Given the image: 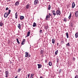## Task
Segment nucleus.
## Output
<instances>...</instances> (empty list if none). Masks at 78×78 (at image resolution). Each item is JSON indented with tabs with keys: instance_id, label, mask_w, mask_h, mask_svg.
Here are the masks:
<instances>
[{
	"instance_id": "f257e3e1",
	"label": "nucleus",
	"mask_w": 78,
	"mask_h": 78,
	"mask_svg": "<svg viewBox=\"0 0 78 78\" xmlns=\"http://www.w3.org/2000/svg\"><path fill=\"white\" fill-rule=\"evenodd\" d=\"M56 14H57V16H60L61 15V11L59 10H57Z\"/></svg>"
},
{
	"instance_id": "f03ea898",
	"label": "nucleus",
	"mask_w": 78,
	"mask_h": 78,
	"mask_svg": "<svg viewBox=\"0 0 78 78\" xmlns=\"http://www.w3.org/2000/svg\"><path fill=\"white\" fill-rule=\"evenodd\" d=\"M5 77H7L8 76V75H9V71H6L5 72Z\"/></svg>"
},
{
	"instance_id": "7ed1b4c3",
	"label": "nucleus",
	"mask_w": 78,
	"mask_h": 78,
	"mask_svg": "<svg viewBox=\"0 0 78 78\" xmlns=\"http://www.w3.org/2000/svg\"><path fill=\"white\" fill-rule=\"evenodd\" d=\"M8 16H9V15L8 13V12H5V13L4 16L5 18H6Z\"/></svg>"
},
{
	"instance_id": "20e7f679",
	"label": "nucleus",
	"mask_w": 78,
	"mask_h": 78,
	"mask_svg": "<svg viewBox=\"0 0 78 78\" xmlns=\"http://www.w3.org/2000/svg\"><path fill=\"white\" fill-rule=\"evenodd\" d=\"M25 53V57L26 58H27V57H28V58H29V57H30V55L28 56V53L26 52Z\"/></svg>"
},
{
	"instance_id": "39448f33",
	"label": "nucleus",
	"mask_w": 78,
	"mask_h": 78,
	"mask_svg": "<svg viewBox=\"0 0 78 78\" xmlns=\"http://www.w3.org/2000/svg\"><path fill=\"white\" fill-rule=\"evenodd\" d=\"M39 3L38 0H35L34 1V5H36V4H37Z\"/></svg>"
},
{
	"instance_id": "423d86ee",
	"label": "nucleus",
	"mask_w": 78,
	"mask_h": 78,
	"mask_svg": "<svg viewBox=\"0 0 78 78\" xmlns=\"http://www.w3.org/2000/svg\"><path fill=\"white\" fill-rule=\"evenodd\" d=\"M52 13H53L54 16H56V12L55 10H52L51 11Z\"/></svg>"
},
{
	"instance_id": "0eeeda50",
	"label": "nucleus",
	"mask_w": 78,
	"mask_h": 78,
	"mask_svg": "<svg viewBox=\"0 0 78 78\" xmlns=\"http://www.w3.org/2000/svg\"><path fill=\"white\" fill-rule=\"evenodd\" d=\"M72 8H74L75 6V2H73L72 4Z\"/></svg>"
},
{
	"instance_id": "6e6552de",
	"label": "nucleus",
	"mask_w": 78,
	"mask_h": 78,
	"mask_svg": "<svg viewBox=\"0 0 78 78\" xmlns=\"http://www.w3.org/2000/svg\"><path fill=\"white\" fill-rule=\"evenodd\" d=\"M50 16L49 15H47L46 17V20H48V19H50Z\"/></svg>"
},
{
	"instance_id": "1a4fd4ad",
	"label": "nucleus",
	"mask_w": 78,
	"mask_h": 78,
	"mask_svg": "<svg viewBox=\"0 0 78 78\" xmlns=\"http://www.w3.org/2000/svg\"><path fill=\"white\" fill-rule=\"evenodd\" d=\"M30 7H31L30 6V5H26V9H29Z\"/></svg>"
},
{
	"instance_id": "9d476101",
	"label": "nucleus",
	"mask_w": 78,
	"mask_h": 78,
	"mask_svg": "<svg viewBox=\"0 0 78 78\" xmlns=\"http://www.w3.org/2000/svg\"><path fill=\"white\" fill-rule=\"evenodd\" d=\"M37 66H38V69H40V68H41L42 67V65L41 64H38Z\"/></svg>"
},
{
	"instance_id": "9b49d317",
	"label": "nucleus",
	"mask_w": 78,
	"mask_h": 78,
	"mask_svg": "<svg viewBox=\"0 0 78 78\" xmlns=\"http://www.w3.org/2000/svg\"><path fill=\"white\" fill-rule=\"evenodd\" d=\"M25 43V39L23 40V41H22L21 43V45H24V44Z\"/></svg>"
},
{
	"instance_id": "f8f14e48",
	"label": "nucleus",
	"mask_w": 78,
	"mask_h": 78,
	"mask_svg": "<svg viewBox=\"0 0 78 78\" xmlns=\"http://www.w3.org/2000/svg\"><path fill=\"white\" fill-rule=\"evenodd\" d=\"M76 17H78V11H76L75 13Z\"/></svg>"
},
{
	"instance_id": "ddd939ff",
	"label": "nucleus",
	"mask_w": 78,
	"mask_h": 78,
	"mask_svg": "<svg viewBox=\"0 0 78 78\" xmlns=\"http://www.w3.org/2000/svg\"><path fill=\"white\" fill-rule=\"evenodd\" d=\"M30 32L28 31L27 32V36H26V37H28V36H30Z\"/></svg>"
},
{
	"instance_id": "4468645a",
	"label": "nucleus",
	"mask_w": 78,
	"mask_h": 78,
	"mask_svg": "<svg viewBox=\"0 0 78 78\" xmlns=\"http://www.w3.org/2000/svg\"><path fill=\"white\" fill-rule=\"evenodd\" d=\"M20 20H22L23 19H24V16H21L20 17Z\"/></svg>"
},
{
	"instance_id": "2eb2a0df",
	"label": "nucleus",
	"mask_w": 78,
	"mask_h": 78,
	"mask_svg": "<svg viewBox=\"0 0 78 78\" xmlns=\"http://www.w3.org/2000/svg\"><path fill=\"white\" fill-rule=\"evenodd\" d=\"M21 26L20 25V24H19L18 25V27L20 29V30L21 28Z\"/></svg>"
},
{
	"instance_id": "dca6fc26",
	"label": "nucleus",
	"mask_w": 78,
	"mask_h": 78,
	"mask_svg": "<svg viewBox=\"0 0 78 78\" xmlns=\"http://www.w3.org/2000/svg\"><path fill=\"white\" fill-rule=\"evenodd\" d=\"M19 4V2H17L15 3V5L16 6H18Z\"/></svg>"
},
{
	"instance_id": "f3484780",
	"label": "nucleus",
	"mask_w": 78,
	"mask_h": 78,
	"mask_svg": "<svg viewBox=\"0 0 78 78\" xmlns=\"http://www.w3.org/2000/svg\"><path fill=\"white\" fill-rule=\"evenodd\" d=\"M52 44H55V39H52Z\"/></svg>"
},
{
	"instance_id": "a211bd4d",
	"label": "nucleus",
	"mask_w": 78,
	"mask_h": 78,
	"mask_svg": "<svg viewBox=\"0 0 78 78\" xmlns=\"http://www.w3.org/2000/svg\"><path fill=\"white\" fill-rule=\"evenodd\" d=\"M75 36L76 38H77L78 37V33H76Z\"/></svg>"
},
{
	"instance_id": "6ab92c4d",
	"label": "nucleus",
	"mask_w": 78,
	"mask_h": 78,
	"mask_svg": "<svg viewBox=\"0 0 78 78\" xmlns=\"http://www.w3.org/2000/svg\"><path fill=\"white\" fill-rule=\"evenodd\" d=\"M33 27H36V23H34L33 25Z\"/></svg>"
},
{
	"instance_id": "aec40b11",
	"label": "nucleus",
	"mask_w": 78,
	"mask_h": 78,
	"mask_svg": "<svg viewBox=\"0 0 78 78\" xmlns=\"http://www.w3.org/2000/svg\"><path fill=\"white\" fill-rule=\"evenodd\" d=\"M15 18L16 19H17V12L15 13Z\"/></svg>"
},
{
	"instance_id": "412c9836",
	"label": "nucleus",
	"mask_w": 78,
	"mask_h": 78,
	"mask_svg": "<svg viewBox=\"0 0 78 78\" xmlns=\"http://www.w3.org/2000/svg\"><path fill=\"white\" fill-rule=\"evenodd\" d=\"M16 41L17 42L18 44H20V42H19V39L18 38H16Z\"/></svg>"
},
{
	"instance_id": "4be33fe9",
	"label": "nucleus",
	"mask_w": 78,
	"mask_h": 78,
	"mask_svg": "<svg viewBox=\"0 0 78 78\" xmlns=\"http://www.w3.org/2000/svg\"><path fill=\"white\" fill-rule=\"evenodd\" d=\"M58 50H57L55 53V55H58Z\"/></svg>"
},
{
	"instance_id": "5701e85b",
	"label": "nucleus",
	"mask_w": 78,
	"mask_h": 78,
	"mask_svg": "<svg viewBox=\"0 0 78 78\" xmlns=\"http://www.w3.org/2000/svg\"><path fill=\"white\" fill-rule=\"evenodd\" d=\"M49 66H51L52 65V64L51 63V62H49Z\"/></svg>"
},
{
	"instance_id": "b1692460",
	"label": "nucleus",
	"mask_w": 78,
	"mask_h": 78,
	"mask_svg": "<svg viewBox=\"0 0 78 78\" xmlns=\"http://www.w3.org/2000/svg\"><path fill=\"white\" fill-rule=\"evenodd\" d=\"M71 17H72V14L71 13L70 14L68 18L69 19L71 18Z\"/></svg>"
},
{
	"instance_id": "393cba45",
	"label": "nucleus",
	"mask_w": 78,
	"mask_h": 78,
	"mask_svg": "<svg viewBox=\"0 0 78 78\" xmlns=\"http://www.w3.org/2000/svg\"><path fill=\"white\" fill-rule=\"evenodd\" d=\"M66 35L67 36V38L68 39V38H69V34H68V32H67L66 33Z\"/></svg>"
},
{
	"instance_id": "a878e982",
	"label": "nucleus",
	"mask_w": 78,
	"mask_h": 78,
	"mask_svg": "<svg viewBox=\"0 0 78 78\" xmlns=\"http://www.w3.org/2000/svg\"><path fill=\"white\" fill-rule=\"evenodd\" d=\"M51 8V6H50V5H49L48 7V10H50Z\"/></svg>"
},
{
	"instance_id": "bb28decb",
	"label": "nucleus",
	"mask_w": 78,
	"mask_h": 78,
	"mask_svg": "<svg viewBox=\"0 0 78 78\" xmlns=\"http://www.w3.org/2000/svg\"><path fill=\"white\" fill-rule=\"evenodd\" d=\"M48 26H45V30H47L48 29Z\"/></svg>"
},
{
	"instance_id": "cd10ccee",
	"label": "nucleus",
	"mask_w": 78,
	"mask_h": 78,
	"mask_svg": "<svg viewBox=\"0 0 78 78\" xmlns=\"http://www.w3.org/2000/svg\"><path fill=\"white\" fill-rule=\"evenodd\" d=\"M0 26H1V27H2V26H3V23L2 22H0Z\"/></svg>"
},
{
	"instance_id": "c85d7f7f",
	"label": "nucleus",
	"mask_w": 78,
	"mask_h": 78,
	"mask_svg": "<svg viewBox=\"0 0 78 78\" xmlns=\"http://www.w3.org/2000/svg\"><path fill=\"white\" fill-rule=\"evenodd\" d=\"M64 43V40H62L61 41V44H63Z\"/></svg>"
},
{
	"instance_id": "c756f323",
	"label": "nucleus",
	"mask_w": 78,
	"mask_h": 78,
	"mask_svg": "<svg viewBox=\"0 0 78 78\" xmlns=\"http://www.w3.org/2000/svg\"><path fill=\"white\" fill-rule=\"evenodd\" d=\"M64 22H65L67 21V19L66 18V17L64 18Z\"/></svg>"
},
{
	"instance_id": "7c9ffc66",
	"label": "nucleus",
	"mask_w": 78,
	"mask_h": 78,
	"mask_svg": "<svg viewBox=\"0 0 78 78\" xmlns=\"http://www.w3.org/2000/svg\"><path fill=\"white\" fill-rule=\"evenodd\" d=\"M61 72H62V70L60 69L58 73H61Z\"/></svg>"
},
{
	"instance_id": "2f4dec72",
	"label": "nucleus",
	"mask_w": 78,
	"mask_h": 78,
	"mask_svg": "<svg viewBox=\"0 0 78 78\" xmlns=\"http://www.w3.org/2000/svg\"><path fill=\"white\" fill-rule=\"evenodd\" d=\"M42 30H40L39 32L40 34H41V33H42Z\"/></svg>"
},
{
	"instance_id": "473e14b6",
	"label": "nucleus",
	"mask_w": 78,
	"mask_h": 78,
	"mask_svg": "<svg viewBox=\"0 0 78 78\" xmlns=\"http://www.w3.org/2000/svg\"><path fill=\"white\" fill-rule=\"evenodd\" d=\"M44 51H43V50H41V54H42V53H44Z\"/></svg>"
},
{
	"instance_id": "72a5a7b5",
	"label": "nucleus",
	"mask_w": 78,
	"mask_h": 78,
	"mask_svg": "<svg viewBox=\"0 0 78 78\" xmlns=\"http://www.w3.org/2000/svg\"><path fill=\"white\" fill-rule=\"evenodd\" d=\"M66 45L68 47L70 46V44H69V43H68L66 44Z\"/></svg>"
},
{
	"instance_id": "f704fd0d",
	"label": "nucleus",
	"mask_w": 78,
	"mask_h": 78,
	"mask_svg": "<svg viewBox=\"0 0 78 78\" xmlns=\"http://www.w3.org/2000/svg\"><path fill=\"white\" fill-rule=\"evenodd\" d=\"M59 61V58H57V62H58Z\"/></svg>"
},
{
	"instance_id": "c9c22d12",
	"label": "nucleus",
	"mask_w": 78,
	"mask_h": 78,
	"mask_svg": "<svg viewBox=\"0 0 78 78\" xmlns=\"http://www.w3.org/2000/svg\"><path fill=\"white\" fill-rule=\"evenodd\" d=\"M20 70H21V69H19L18 70V72H20Z\"/></svg>"
},
{
	"instance_id": "e433bc0d",
	"label": "nucleus",
	"mask_w": 78,
	"mask_h": 78,
	"mask_svg": "<svg viewBox=\"0 0 78 78\" xmlns=\"http://www.w3.org/2000/svg\"><path fill=\"white\" fill-rule=\"evenodd\" d=\"M11 12V10H9V12L8 13V14H10V13Z\"/></svg>"
},
{
	"instance_id": "4c0bfd02",
	"label": "nucleus",
	"mask_w": 78,
	"mask_h": 78,
	"mask_svg": "<svg viewBox=\"0 0 78 78\" xmlns=\"http://www.w3.org/2000/svg\"><path fill=\"white\" fill-rule=\"evenodd\" d=\"M8 9H9L8 7H7L5 9V11H7V10H8Z\"/></svg>"
},
{
	"instance_id": "58836bf2",
	"label": "nucleus",
	"mask_w": 78,
	"mask_h": 78,
	"mask_svg": "<svg viewBox=\"0 0 78 78\" xmlns=\"http://www.w3.org/2000/svg\"><path fill=\"white\" fill-rule=\"evenodd\" d=\"M75 78H78V75L75 76Z\"/></svg>"
},
{
	"instance_id": "ea45409f",
	"label": "nucleus",
	"mask_w": 78,
	"mask_h": 78,
	"mask_svg": "<svg viewBox=\"0 0 78 78\" xmlns=\"http://www.w3.org/2000/svg\"><path fill=\"white\" fill-rule=\"evenodd\" d=\"M73 61H75V58L73 57Z\"/></svg>"
},
{
	"instance_id": "a19ab883",
	"label": "nucleus",
	"mask_w": 78,
	"mask_h": 78,
	"mask_svg": "<svg viewBox=\"0 0 78 78\" xmlns=\"http://www.w3.org/2000/svg\"><path fill=\"white\" fill-rule=\"evenodd\" d=\"M34 76V74H31V76Z\"/></svg>"
},
{
	"instance_id": "79ce46f5",
	"label": "nucleus",
	"mask_w": 78,
	"mask_h": 78,
	"mask_svg": "<svg viewBox=\"0 0 78 78\" xmlns=\"http://www.w3.org/2000/svg\"><path fill=\"white\" fill-rule=\"evenodd\" d=\"M45 62L46 63H47V60L46 59V60H45Z\"/></svg>"
},
{
	"instance_id": "37998d69",
	"label": "nucleus",
	"mask_w": 78,
	"mask_h": 78,
	"mask_svg": "<svg viewBox=\"0 0 78 78\" xmlns=\"http://www.w3.org/2000/svg\"><path fill=\"white\" fill-rule=\"evenodd\" d=\"M17 77H18V75H16V76L15 77V78H17Z\"/></svg>"
},
{
	"instance_id": "c03bdc74",
	"label": "nucleus",
	"mask_w": 78,
	"mask_h": 78,
	"mask_svg": "<svg viewBox=\"0 0 78 78\" xmlns=\"http://www.w3.org/2000/svg\"><path fill=\"white\" fill-rule=\"evenodd\" d=\"M57 46H59V43H57Z\"/></svg>"
},
{
	"instance_id": "a18cd8bd",
	"label": "nucleus",
	"mask_w": 78,
	"mask_h": 78,
	"mask_svg": "<svg viewBox=\"0 0 78 78\" xmlns=\"http://www.w3.org/2000/svg\"><path fill=\"white\" fill-rule=\"evenodd\" d=\"M49 16H51V15L50 14V13H49Z\"/></svg>"
},
{
	"instance_id": "49530a36",
	"label": "nucleus",
	"mask_w": 78,
	"mask_h": 78,
	"mask_svg": "<svg viewBox=\"0 0 78 78\" xmlns=\"http://www.w3.org/2000/svg\"><path fill=\"white\" fill-rule=\"evenodd\" d=\"M40 78H43V76H40Z\"/></svg>"
},
{
	"instance_id": "de8ad7c7",
	"label": "nucleus",
	"mask_w": 78,
	"mask_h": 78,
	"mask_svg": "<svg viewBox=\"0 0 78 78\" xmlns=\"http://www.w3.org/2000/svg\"><path fill=\"white\" fill-rule=\"evenodd\" d=\"M28 75H29V76H30V73H29Z\"/></svg>"
},
{
	"instance_id": "09e8293b",
	"label": "nucleus",
	"mask_w": 78,
	"mask_h": 78,
	"mask_svg": "<svg viewBox=\"0 0 78 78\" xmlns=\"http://www.w3.org/2000/svg\"><path fill=\"white\" fill-rule=\"evenodd\" d=\"M27 76H28V78H29V77H30V76L28 75Z\"/></svg>"
},
{
	"instance_id": "8fccbe9b",
	"label": "nucleus",
	"mask_w": 78,
	"mask_h": 78,
	"mask_svg": "<svg viewBox=\"0 0 78 78\" xmlns=\"http://www.w3.org/2000/svg\"><path fill=\"white\" fill-rule=\"evenodd\" d=\"M30 78H33V76H31Z\"/></svg>"
},
{
	"instance_id": "3c124183",
	"label": "nucleus",
	"mask_w": 78,
	"mask_h": 78,
	"mask_svg": "<svg viewBox=\"0 0 78 78\" xmlns=\"http://www.w3.org/2000/svg\"><path fill=\"white\" fill-rule=\"evenodd\" d=\"M67 53H68V54H69V52H67Z\"/></svg>"
},
{
	"instance_id": "603ef678",
	"label": "nucleus",
	"mask_w": 78,
	"mask_h": 78,
	"mask_svg": "<svg viewBox=\"0 0 78 78\" xmlns=\"http://www.w3.org/2000/svg\"><path fill=\"white\" fill-rule=\"evenodd\" d=\"M9 1H10V0H9Z\"/></svg>"
},
{
	"instance_id": "864d4df0",
	"label": "nucleus",
	"mask_w": 78,
	"mask_h": 78,
	"mask_svg": "<svg viewBox=\"0 0 78 78\" xmlns=\"http://www.w3.org/2000/svg\"><path fill=\"white\" fill-rule=\"evenodd\" d=\"M40 1H41V0H39Z\"/></svg>"
}]
</instances>
